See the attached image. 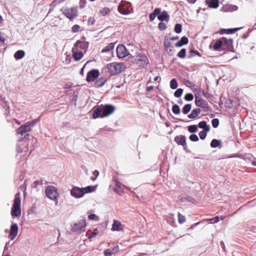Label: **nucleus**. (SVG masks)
Here are the masks:
<instances>
[{
	"mask_svg": "<svg viewBox=\"0 0 256 256\" xmlns=\"http://www.w3.org/2000/svg\"><path fill=\"white\" fill-rule=\"evenodd\" d=\"M209 131L210 130H202L200 131L198 134L200 138L202 140L205 139V138H206V132Z\"/></svg>",
	"mask_w": 256,
	"mask_h": 256,
	"instance_id": "8fccbe9b",
	"label": "nucleus"
},
{
	"mask_svg": "<svg viewBox=\"0 0 256 256\" xmlns=\"http://www.w3.org/2000/svg\"><path fill=\"white\" fill-rule=\"evenodd\" d=\"M98 232H93L88 234V239H90L94 236H96L98 234Z\"/></svg>",
	"mask_w": 256,
	"mask_h": 256,
	"instance_id": "774afa93",
	"label": "nucleus"
},
{
	"mask_svg": "<svg viewBox=\"0 0 256 256\" xmlns=\"http://www.w3.org/2000/svg\"><path fill=\"white\" fill-rule=\"evenodd\" d=\"M173 48L174 47L172 46L170 48H165V50L169 56H173L174 54V52Z\"/></svg>",
	"mask_w": 256,
	"mask_h": 256,
	"instance_id": "6e6d98bb",
	"label": "nucleus"
},
{
	"mask_svg": "<svg viewBox=\"0 0 256 256\" xmlns=\"http://www.w3.org/2000/svg\"><path fill=\"white\" fill-rule=\"evenodd\" d=\"M89 46V42H86L85 40H78L74 44V46L73 48H75L76 50L78 48H80L81 50H84V52H86Z\"/></svg>",
	"mask_w": 256,
	"mask_h": 256,
	"instance_id": "2eb2a0df",
	"label": "nucleus"
},
{
	"mask_svg": "<svg viewBox=\"0 0 256 256\" xmlns=\"http://www.w3.org/2000/svg\"><path fill=\"white\" fill-rule=\"evenodd\" d=\"M110 12V9L108 8L105 7L102 9L100 11V14L104 16Z\"/></svg>",
	"mask_w": 256,
	"mask_h": 256,
	"instance_id": "4d7b16f0",
	"label": "nucleus"
},
{
	"mask_svg": "<svg viewBox=\"0 0 256 256\" xmlns=\"http://www.w3.org/2000/svg\"><path fill=\"white\" fill-rule=\"evenodd\" d=\"M164 48H170L173 46L171 42V40L167 36H165L164 38Z\"/></svg>",
	"mask_w": 256,
	"mask_h": 256,
	"instance_id": "e433bc0d",
	"label": "nucleus"
},
{
	"mask_svg": "<svg viewBox=\"0 0 256 256\" xmlns=\"http://www.w3.org/2000/svg\"><path fill=\"white\" fill-rule=\"evenodd\" d=\"M186 220L185 216L180 213H178V221L180 224H183Z\"/></svg>",
	"mask_w": 256,
	"mask_h": 256,
	"instance_id": "5fc2aeb1",
	"label": "nucleus"
},
{
	"mask_svg": "<svg viewBox=\"0 0 256 256\" xmlns=\"http://www.w3.org/2000/svg\"><path fill=\"white\" fill-rule=\"evenodd\" d=\"M40 117H38V118H36L34 120H32V121H30V122H26L27 124L29 125V126H30V128H32L38 122L40 121Z\"/></svg>",
	"mask_w": 256,
	"mask_h": 256,
	"instance_id": "37998d69",
	"label": "nucleus"
},
{
	"mask_svg": "<svg viewBox=\"0 0 256 256\" xmlns=\"http://www.w3.org/2000/svg\"><path fill=\"white\" fill-rule=\"evenodd\" d=\"M222 41V50H226L228 52H234L232 46L233 40L231 38H226L224 37L220 38Z\"/></svg>",
	"mask_w": 256,
	"mask_h": 256,
	"instance_id": "9d476101",
	"label": "nucleus"
},
{
	"mask_svg": "<svg viewBox=\"0 0 256 256\" xmlns=\"http://www.w3.org/2000/svg\"><path fill=\"white\" fill-rule=\"evenodd\" d=\"M200 112L201 110L200 108H196L192 110L191 113L188 116V117L190 119L196 118Z\"/></svg>",
	"mask_w": 256,
	"mask_h": 256,
	"instance_id": "bb28decb",
	"label": "nucleus"
},
{
	"mask_svg": "<svg viewBox=\"0 0 256 256\" xmlns=\"http://www.w3.org/2000/svg\"><path fill=\"white\" fill-rule=\"evenodd\" d=\"M158 28L162 30H164L166 28V24L163 22H160L158 24Z\"/></svg>",
	"mask_w": 256,
	"mask_h": 256,
	"instance_id": "bf43d9fd",
	"label": "nucleus"
},
{
	"mask_svg": "<svg viewBox=\"0 0 256 256\" xmlns=\"http://www.w3.org/2000/svg\"><path fill=\"white\" fill-rule=\"evenodd\" d=\"M184 98L186 101H192L194 99V96L191 93H188L185 95Z\"/></svg>",
	"mask_w": 256,
	"mask_h": 256,
	"instance_id": "603ef678",
	"label": "nucleus"
},
{
	"mask_svg": "<svg viewBox=\"0 0 256 256\" xmlns=\"http://www.w3.org/2000/svg\"><path fill=\"white\" fill-rule=\"evenodd\" d=\"M115 110V107L112 104H102L96 106L94 108L92 117L96 119L97 118H103L112 114Z\"/></svg>",
	"mask_w": 256,
	"mask_h": 256,
	"instance_id": "f257e3e1",
	"label": "nucleus"
},
{
	"mask_svg": "<svg viewBox=\"0 0 256 256\" xmlns=\"http://www.w3.org/2000/svg\"><path fill=\"white\" fill-rule=\"evenodd\" d=\"M80 26L78 24H75L72 26V30L74 32H78L80 30Z\"/></svg>",
	"mask_w": 256,
	"mask_h": 256,
	"instance_id": "e2e57ef3",
	"label": "nucleus"
},
{
	"mask_svg": "<svg viewBox=\"0 0 256 256\" xmlns=\"http://www.w3.org/2000/svg\"><path fill=\"white\" fill-rule=\"evenodd\" d=\"M192 108V105L191 104H186L184 106L182 109V112L184 114H188L190 111V110Z\"/></svg>",
	"mask_w": 256,
	"mask_h": 256,
	"instance_id": "4c0bfd02",
	"label": "nucleus"
},
{
	"mask_svg": "<svg viewBox=\"0 0 256 256\" xmlns=\"http://www.w3.org/2000/svg\"><path fill=\"white\" fill-rule=\"evenodd\" d=\"M18 230V227L16 224L12 223L10 230V233L8 234V238L10 240H14L16 236Z\"/></svg>",
	"mask_w": 256,
	"mask_h": 256,
	"instance_id": "dca6fc26",
	"label": "nucleus"
},
{
	"mask_svg": "<svg viewBox=\"0 0 256 256\" xmlns=\"http://www.w3.org/2000/svg\"><path fill=\"white\" fill-rule=\"evenodd\" d=\"M188 42V38L186 36H184L181 38L180 40L179 41H178L174 44V46L176 47L180 48L182 47L184 45L187 44Z\"/></svg>",
	"mask_w": 256,
	"mask_h": 256,
	"instance_id": "b1692460",
	"label": "nucleus"
},
{
	"mask_svg": "<svg viewBox=\"0 0 256 256\" xmlns=\"http://www.w3.org/2000/svg\"><path fill=\"white\" fill-rule=\"evenodd\" d=\"M95 22V20L94 18L93 17H90L88 19V25L92 26L94 24Z\"/></svg>",
	"mask_w": 256,
	"mask_h": 256,
	"instance_id": "338daca9",
	"label": "nucleus"
},
{
	"mask_svg": "<svg viewBox=\"0 0 256 256\" xmlns=\"http://www.w3.org/2000/svg\"><path fill=\"white\" fill-rule=\"evenodd\" d=\"M86 226V223L84 220H80L78 222L75 223L72 227V230L74 232H76L78 234H80L82 232L85 230V227Z\"/></svg>",
	"mask_w": 256,
	"mask_h": 256,
	"instance_id": "9b49d317",
	"label": "nucleus"
},
{
	"mask_svg": "<svg viewBox=\"0 0 256 256\" xmlns=\"http://www.w3.org/2000/svg\"><path fill=\"white\" fill-rule=\"evenodd\" d=\"M183 92V89L179 88L177 89L174 92V96L176 98H180L182 96Z\"/></svg>",
	"mask_w": 256,
	"mask_h": 256,
	"instance_id": "09e8293b",
	"label": "nucleus"
},
{
	"mask_svg": "<svg viewBox=\"0 0 256 256\" xmlns=\"http://www.w3.org/2000/svg\"><path fill=\"white\" fill-rule=\"evenodd\" d=\"M46 196L51 200L56 202V204L58 202V191L56 187L52 186H47L46 190Z\"/></svg>",
	"mask_w": 256,
	"mask_h": 256,
	"instance_id": "423d86ee",
	"label": "nucleus"
},
{
	"mask_svg": "<svg viewBox=\"0 0 256 256\" xmlns=\"http://www.w3.org/2000/svg\"><path fill=\"white\" fill-rule=\"evenodd\" d=\"M251 162V164L254 166H256V158L250 155V157L247 158Z\"/></svg>",
	"mask_w": 256,
	"mask_h": 256,
	"instance_id": "052dcab7",
	"label": "nucleus"
},
{
	"mask_svg": "<svg viewBox=\"0 0 256 256\" xmlns=\"http://www.w3.org/2000/svg\"><path fill=\"white\" fill-rule=\"evenodd\" d=\"M198 130V126L196 125L193 124L190 125L188 126V131L194 134Z\"/></svg>",
	"mask_w": 256,
	"mask_h": 256,
	"instance_id": "a18cd8bd",
	"label": "nucleus"
},
{
	"mask_svg": "<svg viewBox=\"0 0 256 256\" xmlns=\"http://www.w3.org/2000/svg\"><path fill=\"white\" fill-rule=\"evenodd\" d=\"M188 52L190 54V55H188V58H190L192 57L195 56H198L199 57L202 56V54H200V53L199 52L198 50H193V49L190 50V51Z\"/></svg>",
	"mask_w": 256,
	"mask_h": 256,
	"instance_id": "f704fd0d",
	"label": "nucleus"
},
{
	"mask_svg": "<svg viewBox=\"0 0 256 256\" xmlns=\"http://www.w3.org/2000/svg\"><path fill=\"white\" fill-rule=\"evenodd\" d=\"M20 203V192H18L15 194L14 204L10 212V214L13 219L16 218H19L21 216L22 211Z\"/></svg>",
	"mask_w": 256,
	"mask_h": 256,
	"instance_id": "f03ea898",
	"label": "nucleus"
},
{
	"mask_svg": "<svg viewBox=\"0 0 256 256\" xmlns=\"http://www.w3.org/2000/svg\"><path fill=\"white\" fill-rule=\"evenodd\" d=\"M65 0H54L50 4V6L52 7H54L58 4L62 2Z\"/></svg>",
	"mask_w": 256,
	"mask_h": 256,
	"instance_id": "13d9d810",
	"label": "nucleus"
},
{
	"mask_svg": "<svg viewBox=\"0 0 256 256\" xmlns=\"http://www.w3.org/2000/svg\"><path fill=\"white\" fill-rule=\"evenodd\" d=\"M136 64L140 67L146 68L149 64L147 56L143 54L138 53L134 58Z\"/></svg>",
	"mask_w": 256,
	"mask_h": 256,
	"instance_id": "39448f33",
	"label": "nucleus"
},
{
	"mask_svg": "<svg viewBox=\"0 0 256 256\" xmlns=\"http://www.w3.org/2000/svg\"><path fill=\"white\" fill-rule=\"evenodd\" d=\"M99 76L100 72L98 69H92L88 72L86 80L88 82H94Z\"/></svg>",
	"mask_w": 256,
	"mask_h": 256,
	"instance_id": "f8f14e48",
	"label": "nucleus"
},
{
	"mask_svg": "<svg viewBox=\"0 0 256 256\" xmlns=\"http://www.w3.org/2000/svg\"><path fill=\"white\" fill-rule=\"evenodd\" d=\"M25 52L23 50H18L14 54V58L16 60H20L24 56Z\"/></svg>",
	"mask_w": 256,
	"mask_h": 256,
	"instance_id": "2f4dec72",
	"label": "nucleus"
},
{
	"mask_svg": "<svg viewBox=\"0 0 256 256\" xmlns=\"http://www.w3.org/2000/svg\"><path fill=\"white\" fill-rule=\"evenodd\" d=\"M220 220V218L218 216H215L213 218H212L210 220V222L211 224H214L216 223Z\"/></svg>",
	"mask_w": 256,
	"mask_h": 256,
	"instance_id": "680f3d73",
	"label": "nucleus"
},
{
	"mask_svg": "<svg viewBox=\"0 0 256 256\" xmlns=\"http://www.w3.org/2000/svg\"><path fill=\"white\" fill-rule=\"evenodd\" d=\"M93 174L94 175H95V176H92L90 178V180L92 181H94L96 180V178H97V177L98 176V174H99V172L97 170H94L93 172H92Z\"/></svg>",
	"mask_w": 256,
	"mask_h": 256,
	"instance_id": "0e129e2a",
	"label": "nucleus"
},
{
	"mask_svg": "<svg viewBox=\"0 0 256 256\" xmlns=\"http://www.w3.org/2000/svg\"><path fill=\"white\" fill-rule=\"evenodd\" d=\"M174 30L176 34L180 33L182 31V24H176L174 26Z\"/></svg>",
	"mask_w": 256,
	"mask_h": 256,
	"instance_id": "de8ad7c7",
	"label": "nucleus"
},
{
	"mask_svg": "<svg viewBox=\"0 0 256 256\" xmlns=\"http://www.w3.org/2000/svg\"><path fill=\"white\" fill-rule=\"evenodd\" d=\"M61 11L70 20H73L78 15L77 7H73L70 8H62Z\"/></svg>",
	"mask_w": 256,
	"mask_h": 256,
	"instance_id": "1a4fd4ad",
	"label": "nucleus"
},
{
	"mask_svg": "<svg viewBox=\"0 0 256 256\" xmlns=\"http://www.w3.org/2000/svg\"><path fill=\"white\" fill-rule=\"evenodd\" d=\"M172 112L176 114H179L180 112L179 106L176 104L173 105L172 107Z\"/></svg>",
	"mask_w": 256,
	"mask_h": 256,
	"instance_id": "c03bdc74",
	"label": "nucleus"
},
{
	"mask_svg": "<svg viewBox=\"0 0 256 256\" xmlns=\"http://www.w3.org/2000/svg\"><path fill=\"white\" fill-rule=\"evenodd\" d=\"M2 105V108L5 110V114H8L9 113V106L6 102H2V99H1V106Z\"/></svg>",
	"mask_w": 256,
	"mask_h": 256,
	"instance_id": "49530a36",
	"label": "nucleus"
},
{
	"mask_svg": "<svg viewBox=\"0 0 256 256\" xmlns=\"http://www.w3.org/2000/svg\"><path fill=\"white\" fill-rule=\"evenodd\" d=\"M31 130L32 128L27 122L22 124L18 128L16 133L18 134L21 135V136L18 138V141L21 142L24 140L26 144L28 145V140L29 138L30 134H27V132L30 131Z\"/></svg>",
	"mask_w": 256,
	"mask_h": 256,
	"instance_id": "20e7f679",
	"label": "nucleus"
},
{
	"mask_svg": "<svg viewBox=\"0 0 256 256\" xmlns=\"http://www.w3.org/2000/svg\"><path fill=\"white\" fill-rule=\"evenodd\" d=\"M180 201L182 202H184L186 201V202H191L192 203H194L195 202L196 200L193 198H192L189 196H188L182 198H180Z\"/></svg>",
	"mask_w": 256,
	"mask_h": 256,
	"instance_id": "58836bf2",
	"label": "nucleus"
},
{
	"mask_svg": "<svg viewBox=\"0 0 256 256\" xmlns=\"http://www.w3.org/2000/svg\"><path fill=\"white\" fill-rule=\"evenodd\" d=\"M131 4L129 2L122 0L119 4L118 8L120 13L124 15H128L130 14V8Z\"/></svg>",
	"mask_w": 256,
	"mask_h": 256,
	"instance_id": "6e6552de",
	"label": "nucleus"
},
{
	"mask_svg": "<svg viewBox=\"0 0 256 256\" xmlns=\"http://www.w3.org/2000/svg\"><path fill=\"white\" fill-rule=\"evenodd\" d=\"M170 16L168 14V12L166 10L160 11V13L158 15V19L160 22H164V20L168 22L169 20Z\"/></svg>",
	"mask_w": 256,
	"mask_h": 256,
	"instance_id": "4be33fe9",
	"label": "nucleus"
},
{
	"mask_svg": "<svg viewBox=\"0 0 256 256\" xmlns=\"http://www.w3.org/2000/svg\"><path fill=\"white\" fill-rule=\"evenodd\" d=\"M107 80L108 79L106 76L100 77L96 80L94 86L97 88L102 87L107 82Z\"/></svg>",
	"mask_w": 256,
	"mask_h": 256,
	"instance_id": "412c9836",
	"label": "nucleus"
},
{
	"mask_svg": "<svg viewBox=\"0 0 256 256\" xmlns=\"http://www.w3.org/2000/svg\"><path fill=\"white\" fill-rule=\"evenodd\" d=\"M86 4V0H80L79 2V6L80 8H83L85 7Z\"/></svg>",
	"mask_w": 256,
	"mask_h": 256,
	"instance_id": "69168bd1",
	"label": "nucleus"
},
{
	"mask_svg": "<svg viewBox=\"0 0 256 256\" xmlns=\"http://www.w3.org/2000/svg\"><path fill=\"white\" fill-rule=\"evenodd\" d=\"M238 7L236 5L226 4L222 8V10L224 12H232L236 11Z\"/></svg>",
	"mask_w": 256,
	"mask_h": 256,
	"instance_id": "5701e85b",
	"label": "nucleus"
},
{
	"mask_svg": "<svg viewBox=\"0 0 256 256\" xmlns=\"http://www.w3.org/2000/svg\"><path fill=\"white\" fill-rule=\"evenodd\" d=\"M189 138L192 142H198L199 140L198 136L194 134H190L189 136Z\"/></svg>",
	"mask_w": 256,
	"mask_h": 256,
	"instance_id": "3c124183",
	"label": "nucleus"
},
{
	"mask_svg": "<svg viewBox=\"0 0 256 256\" xmlns=\"http://www.w3.org/2000/svg\"><path fill=\"white\" fill-rule=\"evenodd\" d=\"M206 4L210 8H216L219 6V1L218 0H206Z\"/></svg>",
	"mask_w": 256,
	"mask_h": 256,
	"instance_id": "a878e982",
	"label": "nucleus"
},
{
	"mask_svg": "<svg viewBox=\"0 0 256 256\" xmlns=\"http://www.w3.org/2000/svg\"><path fill=\"white\" fill-rule=\"evenodd\" d=\"M178 84L176 78H174L170 82V88L172 90H175L178 88Z\"/></svg>",
	"mask_w": 256,
	"mask_h": 256,
	"instance_id": "ea45409f",
	"label": "nucleus"
},
{
	"mask_svg": "<svg viewBox=\"0 0 256 256\" xmlns=\"http://www.w3.org/2000/svg\"><path fill=\"white\" fill-rule=\"evenodd\" d=\"M114 43L110 42L102 50V52H107L110 51L112 50L114 48Z\"/></svg>",
	"mask_w": 256,
	"mask_h": 256,
	"instance_id": "c9c22d12",
	"label": "nucleus"
},
{
	"mask_svg": "<svg viewBox=\"0 0 256 256\" xmlns=\"http://www.w3.org/2000/svg\"><path fill=\"white\" fill-rule=\"evenodd\" d=\"M194 102L196 106L202 108L204 112H208L210 110V106L205 100L202 98L197 94H194Z\"/></svg>",
	"mask_w": 256,
	"mask_h": 256,
	"instance_id": "0eeeda50",
	"label": "nucleus"
},
{
	"mask_svg": "<svg viewBox=\"0 0 256 256\" xmlns=\"http://www.w3.org/2000/svg\"><path fill=\"white\" fill-rule=\"evenodd\" d=\"M194 91L196 92V94H197L199 96H200V94H202L207 99H210L213 98L212 94L206 92L204 90L201 88H194Z\"/></svg>",
	"mask_w": 256,
	"mask_h": 256,
	"instance_id": "a211bd4d",
	"label": "nucleus"
},
{
	"mask_svg": "<svg viewBox=\"0 0 256 256\" xmlns=\"http://www.w3.org/2000/svg\"><path fill=\"white\" fill-rule=\"evenodd\" d=\"M198 126L200 128H202L203 130H210V126L207 124L206 121H201L198 124Z\"/></svg>",
	"mask_w": 256,
	"mask_h": 256,
	"instance_id": "473e14b6",
	"label": "nucleus"
},
{
	"mask_svg": "<svg viewBox=\"0 0 256 256\" xmlns=\"http://www.w3.org/2000/svg\"><path fill=\"white\" fill-rule=\"evenodd\" d=\"M116 176L113 177V180L115 182V186L114 188V191L116 192L118 194H121L123 192V190L121 188V184L120 182L116 180Z\"/></svg>",
	"mask_w": 256,
	"mask_h": 256,
	"instance_id": "aec40b11",
	"label": "nucleus"
},
{
	"mask_svg": "<svg viewBox=\"0 0 256 256\" xmlns=\"http://www.w3.org/2000/svg\"><path fill=\"white\" fill-rule=\"evenodd\" d=\"M70 194L76 198H81L84 196L82 188L74 186L70 190Z\"/></svg>",
	"mask_w": 256,
	"mask_h": 256,
	"instance_id": "f3484780",
	"label": "nucleus"
},
{
	"mask_svg": "<svg viewBox=\"0 0 256 256\" xmlns=\"http://www.w3.org/2000/svg\"><path fill=\"white\" fill-rule=\"evenodd\" d=\"M186 49L183 48L180 50L178 53L177 56L181 58H184L186 57Z\"/></svg>",
	"mask_w": 256,
	"mask_h": 256,
	"instance_id": "79ce46f5",
	"label": "nucleus"
},
{
	"mask_svg": "<svg viewBox=\"0 0 256 256\" xmlns=\"http://www.w3.org/2000/svg\"><path fill=\"white\" fill-rule=\"evenodd\" d=\"M96 188V186H86L85 188H82V193L84 196L88 193L92 192H94Z\"/></svg>",
	"mask_w": 256,
	"mask_h": 256,
	"instance_id": "c85d7f7f",
	"label": "nucleus"
},
{
	"mask_svg": "<svg viewBox=\"0 0 256 256\" xmlns=\"http://www.w3.org/2000/svg\"><path fill=\"white\" fill-rule=\"evenodd\" d=\"M160 8H156L154 12L149 15V18L150 22H152L155 18L160 13Z\"/></svg>",
	"mask_w": 256,
	"mask_h": 256,
	"instance_id": "c756f323",
	"label": "nucleus"
},
{
	"mask_svg": "<svg viewBox=\"0 0 256 256\" xmlns=\"http://www.w3.org/2000/svg\"><path fill=\"white\" fill-rule=\"evenodd\" d=\"M213 48L215 50H222V41L220 38L216 41L213 45Z\"/></svg>",
	"mask_w": 256,
	"mask_h": 256,
	"instance_id": "7c9ffc66",
	"label": "nucleus"
},
{
	"mask_svg": "<svg viewBox=\"0 0 256 256\" xmlns=\"http://www.w3.org/2000/svg\"><path fill=\"white\" fill-rule=\"evenodd\" d=\"M121 226L122 224L120 222L114 220L112 226V230L114 231H120Z\"/></svg>",
	"mask_w": 256,
	"mask_h": 256,
	"instance_id": "72a5a7b5",
	"label": "nucleus"
},
{
	"mask_svg": "<svg viewBox=\"0 0 256 256\" xmlns=\"http://www.w3.org/2000/svg\"><path fill=\"white\" fill-rule=\"evenodd\" d=\"M44 184V180H39L34 181L32 184V188L36 189L38 188V186H42Z\"/></svg>",
	"mask_w": 256,
	"mask_h": 256,
	"instance_id": "a19ab883",
	"label": "nucleus"
},
{
	"mask_svg": "<svg viewBox=\"0 0 256 256\" xmlns=\"http://www.w3.org/2000/svg\"><path fill=\"white\" fill-rule=\"evenodd\" d=\"M117 56L119 58H122L129 54L126 46L123 44H119L116 50Z\"/></svg>",
	"mask_w": 256,
	"mask_h": 256,
	"instance_id": "ddd939ff",
	"label": "nucleus"
},
{
	"mask_svg": "<svg viewBox=\"0 0 256 256\" xmlns=\"http://www.w3.org/2000/svg\"><path fill=\"white\" fill-rule=\"evenodd\" d=\"M76 49L75 48H72V57L74 60L76 62L79 61L80 60L83 56L84 54L82 52L78 50L77 51Z\"/></svg>",
	"mask_w": 256,
	"mask_h": 256,
	"instance_id": "6ab92c4d",
	"label": "nucleus"
},
{
	"mask_svg": "<svg viewBox=\"0 0 256 256\" xmlns=\"http://www.w3.org/2000/svg\"><path fill=\"white\" fill-rule=\"evenodd\" d=\"M210 146L212 148H221L222 147V142L221 140L213 139L210 142Z\"/></svg>",
	"mask_w": 256,
	"mask_h": 256,
	"instance_id": "cd10ccee",
	"label": "nucleus"
},
{
	"mask_svg": "<svg viewBox=\"0 0 256 256\" xmlns=\"http://www.w3.org/2000/svg\"><path fill=\"white\" fill-rule=\"evenodd\" d=\"M174 142L184 147V149L187 152H190V150H187L186 142V136L184 135L176 136L174 138Z\"/></svg>",
	"mask_w": 256,
	"mask_h": 256,
	"instance_id": "4468645a",
	"label": "nucleus"
},
{
	"mask_svg": "<svg viewBox=\"0 0 256 256\" xmlns=\"http://www.w3.org/2000/svg\"><path fill=\"white\" fill-rule=\"evenodd\" d=\"M241 28H223L220 30V32L221 34H232L235 33L236 32L238 31Z\"/></svg>",
	"mask_w": 256,
	"mask_h": 256,
	"instance_id": "393cba45",
	"label": "nucleus"
},
{
	"mask_svg": "<svg viewBox=\"0 0 256 256\" xmlns=\"http://www.w3.org/2000/svg\"><path fill=\"white\" fill-rule=\"evenodd\" d=\"M212 124L214 128H216L219 125V120L218 118H214L212 120Z\"/></svg>",
	"mask_w": 256,
	"mask_h": 256,
	"instance_id": "864d4df0",
	"label": "nucleus"
},
{
	"mask_svg": "<svg viewBox=\"0 0 256 256\" xmlns=\"http://www.w3.org/2000/svg\"><path fill=\"white\" fill-rule=\"evenodd\" d=\"M108 72L110 76H116L126 68V66L123 63H110L107 65Z\"/></svg>",
	"mask_w": 256,
	"mask_h": 256,
	"instance_id": "7ed1b4c3",
	"label": "nucleus"
}]
</instances>
